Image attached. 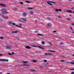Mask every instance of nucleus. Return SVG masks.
<instances>
[{
    "label": "nucleus",
    "mask_w": 74,
    "mask_h": 74,
    "mask_svg": "<svg viewBox=\"0 0 74 74\" xmlns=\"http://www.w3.org/2000/svg\"><path fill=\"white\" fill-rule=\"evenodd\" d=\"M53 33H56V31H53Z\"/></svg>",
    "instance_id": "obj_35"
},
{
    "label": "nucleus",
    "mask_w": 74,
    "mask_h": 74,
    "mask_svg": "<svg viewBox=\"0 0 74 74\" xmlns=\"http://www.w3.org/2000/svg\"><path fill=\"white\" fill-rule=\"evenodd\" d=\"M52 3H54V4H56V3L54 2H53Z\"/></svg>",
    "instance_id": "obj_52"
},
{
    "label": "nucleus",
    "mask_w": 74,
    "mask_h": 74,
    "mask_svg": "<svg viewBox=\"0 0 74 74\" xmlns=\"http://www.w3.org/2000/svg\"><path fill=\"white\" fill-rule=\"evenodd\" d=\"M21 20H22V21H24V22H26L27 21V19L25 18H21Z\"/></svg>",
    "instance_id": "obj_4"
},
{
    "label": "nucleus",
    "mask_w": 74,
    "mask_h": 74,
    "mask_svg": "<svg viewBox=\"0 0 74 74\" xmlns=\"http://www.w3.org/2000/svg\"><path fill=\"white\" fill-rule=\"evenodd\" d=\"M73 8H71V9H73Z\"/></svg>",
    "instance_id": "obj_56"
},
{
    "label": "nucleus",
    "mask_w": 74,
    "mask_h": 74,
    "mask_svg": "<svg viewBox=\"0 0 74 74\" xmlns=\"http://www.w3.org/2000/svg\"><path fill=\"white\" fill-rule=\"evenodd\" d=\"M58 18H61V17L60 16H58Z\"/></svg>",
    "instance_id": "obj_51"
},
{
    "label": "nucleus",
    "mask_w": 74,
    "mask_h": 74,
    "mask_svg": "<svg viewBox=\"0 0 74 74\" xmlns=\"http://www.w3.org/2000/svg\"><path fill=\"white\" fill-rule=\"evenodd\" d=\"M12 24V25H16V24H15V23H13Z\"/></svg>",
    "instance_id": "obj_40"
},
{
    "label": "nucleus",
    "mask_w": 74,
    "mask_h": 74,
    "mask_svg": "<svg viewBox=\"0 0 74 74\" xmlns=\"http://www.w3.org/2000/svg\"><path fill=\"white\" fill-rule=\"evenodd\" d=\"M23 63H27V61H23Z\"/></svg>",
    "instance_id": "obj_24"
},
{
    "label": "nucleus",
    "mask_w": 74,
    "mask_h": 74,
    "mask_svg": "<svg viewBox=\"0 0 74 74\" xmlns=\"http://www.w3.org/2000/svg\"><path fill=\"white\" fill-rule=\"evenodd\" d=\"M71 74H74V72H71Z\"/></svg>",
    "instance_id": "obj_44"
},
{
    "label": "nucleus",
    "mask_w": 74,
    "mask_h": 74,
    "mask_svg": "<svg viewBox=\"0 0 74 74\" xmlns=\"http://www.w3.org/2000/svg\"><path fill=\"white\" fill-rule=\"evenodd\" d=\"M19 25L20 26H22V24H19Z\"/></svg>",
    "instance_id": "obj_43"
},
{
    "label": "nucleus",
    "mask_w": 74,
    "mask_h": 74,
    "mask_svg": "<svg viewBox=\"0 0 74 74\" xmlns=\"http://www.w3.org/2000/svg\"><path fill=\"white\" fill-rule=\"evenodd\" d=\"M71 0H69V1H71Z\"/></svg>",
    "instance_id": "obj_61"
},
{
    "label": "nucleus",
    "mask_w": 74,
    "mask_h": 74,
    "mask_svg": "<svg viewBox=\"0 0 74 74\" xmlns=\"http://www.w3.org/2000/svg\"><path fill=\"white\" fill-rule=\"evenodd\" d=\"M12 33H18V31H13L12 32Z\"/></svg>",
    "instance_id": "obj_13"
},
{
    "label": "nucleus",
    "mask_w": 74,
    "mask_h": 74,
    "mask_svg": "<svg viewBox=\"0 0 74 74\" xmlns=\"http://www.w3.org/2000/svg\"><path fill=\"white\" fill-rule=\"evenodd\" d=\"M7 74H10V73H7Z\"/></svg>",
    "instance_id": "obj_57"
},
{
    "label": "nucleus",
    "mask_w": 74,
    "mask_h": 74,
    "mask_svg": "<svg viewBox=\"0 0 74 74\" xmlns=\"http://www.w3.org/2000/svg\"><path fill=\"white\" fill-rule=\"evenodd\" d=\"M62 44H63V43L62 42H61L60 43V45H62Z\"/></svg>",
    "instance_id": "obj_27"
},
{
    "label": "nucleus",
    "mask_w": 74,
    "mask_h": 74,
    "mask_svg": "<svg viewBox=\"0 0 74 74\" xmlns=\"http://www.w3.org/2000/svg\"><path fill=\"white\" fill-rule=\"evenodd\" d=\"M22 15L24 17H26L27 16V13L26 12H24L22 14Z\"/></svg>",
    "instance_id": "obj_1"
},
{
    "label": "nucleus",
    "mask_w": 74,
    "mask_h": 74,
    "mask_svg": "<svg viewBox=\"0 0 74 74\" xmlns=\"http://www.w3.org/2000/svg\"><path fill=\"white\" fill-rule=\"evenodd\" d=\"M23 66H29V65L23 64Z\"/></svg>",
    "instance_id": "obj_33"
},
{
    "label": "nucleus",
    "mask_w": 74,
    "mask_h": 74,
    "mask_svg": "<svg viewBox=\"0 0 74 74\" xmlns=\"http://www.w3.org/2000/svg\"><path fill=\"white\" fill-rule=\"evenodd\" d=\"M67 12H69V13H72V11L70 10H68L67 11Z\"/></svg>",
    "instance_id": "obj_10"
},
{
    "label": "nucleus",
    "mask_w": 74,
    "mask_h": 74,
    "mask_svg": "<svg viewBox=\"0 0 74 74\" xmlns=\"http://www.w3.org/2000/svg\"><path fill=\"white\" fill-rule=\"evenodd\" d=\"M37 20H35V22H37Z\"/></svg>",
    "instance_id": "obj_54"
},
{
    "label": "nucleus",
    "mask_w": 74,
    "mask_h": 74,
    "mask_svg": "<svg viewBox=\"0 0 74 74\" xmlns=\"http://www.w3.org/2000/svg\"><path fill=\"white\" fill-rule=\"evenodd\" d=\"M33 62H37V61H36V60H33Z\"/></svg>",
    "instance_id": "obj_25"
},
{
    "label": "nucleus",
    "mask_w": 74,
    "mask_h": 74,
    "mask_svg": "<svg viewBox=\"0 0 74 74\" xmlns=\"http://www.w3.org/2000/svg\"><path fill=\"white\" fill-rule=\"evenodd\" d=\"M12 55H14V52H13L12 53Z\"/></svg>",
    "instance_id": "obj_48"
},
{
    "label": "nucleus",
    "mask_w": 74,
    "mask_h": 74,
    "mask_svg": "<svg viewBox=\"0 0 74 74\" xmlns=\"http://www.w3.org/2000/svg\"><path fill=\"white\" fill-rule=\"evenodd\" d=\"M62 11V9H58V11Z\"/></svg>",
    "instance_id": "obj_36"
},
{
    "label": "nucleus",
    "mask_w": 74,
    "mask_h": 74,
    "mask_svg": "<svg viewBox=\"0 0 74 74\" xmlns=\"http://www.w3.org/2000/svg\"><path fill=\"white\" fill-rule=\"evenodd\" d=\"M3 18H5V19H7L8 18V17L7 16H3Z\"/></svg>",
    "instance_id": "obj_20"
},
{
    "label": "nucleus",
    "mask_w": 74,
    "mask_h": 74,
    "mask_svg": "<svg viewBox=\"0 0 74 74\" xmlns=\"http://www.w3.org/2000/svg\"><path fill=\"white\" fill-rule=\"evenodd\" d=\"M42 44L44 45V44H45V42L44 41H42Z\"/></svg>",
    "instance_id": "obj_22"
},
{
    "label": "nucleus",
    "mask_w": 74,
    "mask_h": 74,
    "mask_svg": "<svg viewBox=\"0 0 74 74\" xmlns=\"http://www.w3.org/2000/svg\"><path fill=\"white\" fill-rule=\"evenodd\" d=\"M0 39H3V37H0Z\"/></svg>",
    "instance_id": "obj_38"
},
{
    "label": "nucleus",
    "mask_w": 74,
    "mask_h": 74,
    "mask_svg": "<svg viewBox=\"0 0 74 74\" xmlns=\"http://www.w3.org/2000/svg\"><path fill=\"white\" fill-rule=\"evenodd\" d=\"M49 51H50V52H55V51H53L52 50H49Z\"/></svg>",
    "instance_id": "obj_31"
},
{
    "label": "nucleus",
    "mask_w": 74,
    "mask_h": 74,
    "mask_svg": "<svg viewBox=\"0 0 74 74\" xmlns=\"http://www.w3.org/2000/svg\"><path fill=\"white\" fill-rule=\"evenodd\" d=\"M39 47V48L41 49H44V48L43 47Z\"/></svg>",
    "instance_id": "obj_14"
},
{
    "label": "nucleus",
    "mask_w": 74,
    "mask_h": 74,
    "mask_svg": "<svg viewBox=\"0 0 74 74\" xmlns=\"http://www.w3.org/2000/svg\"><path fill=\"white\" fill-rule=\"evenodd\" d=\"M30 14H33V13H34V12H33V11H31L30 12Z\"/></svg>",
    "instance_id": "obj_15"
},
{
    "label": "nucleus",
    "mask_w": 74,
    "mask_h": 74,
    "mask_svg": "<svg viewBox=\"0 0 74 74\" xmlns=\"http://www.w3.org/2000/svg\"><path fill=\"white\" fill-rule=\"evenodd\" d=\"M26 49H30L31 48V47L29 46H26V47H25Z\"/></svg>",
    "instance_id": "obj_9"
},
{
    "label": "nucleus",
    "mask_w": 74,
    "mask_h": 74,
    "mask_svg": "<svg viewBox=\"0 0 74 74\" xmlns=\"http://www.w3.org/2000/svg\"><path fill=\"white\" fill-rule=\"evenodd\" d=\"M71 70H74V69H71Z\"/></svg>",
    "instance_id": "obj_53"
},
{
    "label": "nucleus",
    "mask_w": 74,
    "mask_h": 74,
    "mask_svg": "<svg viewBox=\"0 0 74 74\" xmlns=\"http://www.w3.org/2000/svg\"><path fill=\"white\" fill-rule=\"evenodd\" d=\"M73 33H74V32H73Z\"/></svg>",
    "instance_id": "obj_62"
},
{
    "label": "nucleus",
    "mask_w": 74,
    "mask_h": 74,
    "mask_svg": "<svg viewBox=\"0 0 74 74\" xmlns=\"http://www.w3.org/2000/svg\"><path fill=\"white\" fill-rule=\"evenodd\" d=\"M49 19H51V18H49Z\"/></svg>",
    "instance_id": "obj_58"
},
{
    "label": "nucleus",
    "mask_w": 74,
    "mask_h": 74,
    "mask_svg": "<svg viewBox=\"0 0 74 74\" xmlns=\"http://www.w3.org/2000/svg\"><path fill=\"white\" fill-rule=\"evenodd\" d=\"M60 61H61V62H64V60H60Z\"/></svg>",
    "instance_id": "obj_29"
},
{
    "label": "nucleus",
    "mask_w": 74,
    "mask_h": 74,
    "mask_svg": "<svg viewBox=\"0 0 74 74\" xmlns=\"http://www.w3.org/2000/svg\"><path fill=\"white\" fill-rule=\"evenodd\" d=\"M8 23L9 24H10V25H12V21H9Z\"/></svg>",
    "instance_id": "obj_12"
},
{
    "label": "nucleus",
    "mask_w": 74,
    "mask_h": 74,
    "mask_svg": "<svg viewBox=\"0 0 74 74\" xmlns=\"http://www.w3.org/2000/svg\"><path fill=\"white\" fill-rule=\"evenodd\" d=\"M73 56H74V55H73Z\"/></svg>",
    "instance_id": "obj_64"
},
{
    "label": "nucleus",
    "mask_w": 74,
    "mask_h": 74,
    "mask_svg": "<svg viewBox=\"0 0 74 74\" xmlns=\"http://www.w3.org/2000/svg\"><path fill=\"white\" fill-rule=\"evenodd\" d=\"M31 71H36V70H32L31 69Z\"/></svg>",
    "instance_id": "obj_28"
},
{
    "label": "nucleus",
    "mask_w": 74,
    "mask_h": 74,
    "mask_svg": "<svg viewBox=\"0 0 74 74\" xmlns=\"http://www.w3.org/2000/svg\"><path fill=\"white\" fill-rule=\"evenodd\" d=\"M49 3H53V2H52L51 1H49Z\"/></svg>",
    "instance_id": "obj_45"
},
{
    "label": "nucleus",
    "mask_w": 74,
    "mask_h": 74,
    "mask_svg": "<svg viewBox=\"0 0 74 74\" xmlns=\"http://www.w3.org/2000/svg\"><path fill=\"white\" fill-rule=\"evenodd\" d=\"M66 20L67 21H70V20H71V19H70V18H68L66 19Z\"/></svg>",
    "instance_id": "obj_21"
},
{
    "label": "nucleus",
    "mask_w": 74,
    "mask_h": 74,
    "mask_svg": "<svg viewBox=\"0 0 74 74\" xmlns=\"http://www.w3.org/2000/svg\"><path fill=\"white\" fill-rule=\"evenodd\" d=\"M71 64H74V62H71Z\"/></svg>",
    "instance_id": "obj_42"
},
{
    "label": "nucleus",
    "mask_w": 74,
    "mask_h": 74,
    "mask_svg": "<svg viewBox=\"0 0 74 74\" xmlns=\"http://www.w3.org/2000/svg\"><path fill=\"white\" fill-rule=\"evenodd\" d=\"M6 48L8 49H11V46H7L6 47Z\"/></svg>",
    "instance_id": "obj_2"
},
{
    "label": "nucleus",
    "mask_w": 74,
    "mask_h": 74,
    "mask_svg": "<svg viewBox=\"0 0 74 74\" xmlns=\"http://www.w3.org/2000/svg\"><path fill=\"white\" fill-rule=\"evenodd\" d=\"M0 60H1V61H5V62H8V60H5V59H1Z\"/></svg>",
    "instance_id": "obj_5"
},
{
    "label": "nucleus",
    "mask_w": 74,
    "mask_h": 74,
    "mask_svg": "<svg viewBox=\"0 0 74 74\" xmlns=\"http://www.w3.org/2000/svg\"><path fill=\"white\" fill-rule=\"evenodd\" d=\"M73 13L74 14V11L73 12Z\"/></svg>",
    "instance_id": "obj_63"
},
{
    "label": "nucleus",
    "mask_w": 74,
    "mask_h": 74,
    "mask_svg": "<svg viewBox=\"0 0 74 74\" xmlns=\"http://www.w3.org/2000/svg\"><path fill=\"white\" fill-rule=\"evenodd\" d=\"M48 55H51V53H48Z\"/></svg>",
    "instance_id": "obj_49"
},
{
    "label": "nucleus",
    "mask_w": 74,
    "mask_h": 74,
    "mask_svg": "<svg viewBox=\"0 0 74 74\" xmlns=\"http://www.w3.org/2000/svg\"><path fill=\"white\" fill-rule=\"evenodd\" d=\"M45 64V65H48V63H47L46 64Z\"/></svg>",
    "instance_id": "obj_47"
},
{
    "label": "nucleus",
    "mask_w": 74,
    "mask_h": 74,
    "mask_svg": "<svg viewBox=\"0 0 74 74\" xmlns=\"http://www.w3.org/2000/svg\"><path fill=\"white\" fill-rule=\"evenodd\" d=\"M3 54H0V56H3Z\"/></svg>",
    "instance_id": "obj_46"
},
{
    "label": "nucleus",
    "mask_w": 74,
    "mask_h": 74,
    "mask_svg": "<svg viewBox=\"0 0 74 74\" xmlns=\"http://www.w3.org/2000/svg\"><path fill=\"white\" fill-rule=\"evenodd\" d=\"M72 25H74V23H73V24H72Z\"/></svg>",
    "instance_id": "obj_55"
},
{
    "label": "nucleus",
    "mask_w": 74,
    "mask_h": 74,
    "mask_svg": "<svg viewBox=\"0 0 74 74\" xmlns=\"http://www.w3.org/2000/svg\"><path fill=\"white\" fill-rule=\"evenodd\" d=\"M19 3L21 4H23V3L22 2H20Z\"/></svg>",
    "instance_id": "obj_26"
},
{
    "label": "nucleus",
    "mask_w": 74,
    "mask_h": 74,
    "mask_svg": "<svg viewBox=\"0 0 74 74\" xmlns=\"http://www.w3.org/2000/svg\"><path fill=\"white\" fill-rule=\"evenodd\" d=\"M47 24V26H48L49 27H51V25H52L51 24V23H49Z\"/></svg>",
    "instance_id": "obj_6"
},
{
    "label": "nucleus",
    "mask_w": 74,
    "mask_h": 74,
    "mask_svg": "<svg viewBox=\"0 0 74 74\" xmlns=\"http://www.w3.org/2000/svg\"><path fill=\"white\" fill-rule=\"evenodd\" d=\"M15 66L16 67V66H17V65H15Z\"/></svg>",
    "instance_id": "obj_60"
},
{
    "label": "nucleus",
    "mask_w": 74,
    "mask_h": 74,
    "mask_svg": "<svg viewBox=\"0 0 74 74\" xmlns=\"http://www.w3.org/2000/svg\"><path fill=\"white\" fill-rule=\"evenodd\" d=\"M43 61H44V62H47V60H44Z\"/></svg>",
    "instance_id": "obj_32"
},
{
    "label": "nucleus",
    "mask_w": 74,
    "mask_h": 74,
    "mask_svg": "<svg viewBox=\"0 0 74 74\" xmlns=\"http://www.w3.org/2000/svg\"><path fill=\"white\" fill-rule=\"evenodd\" d=\"M28 9H33V8H28Z\"/></svg>",
    "instance_id": "obj_30"
},
{
    "label": "nucleus",
    "mask_w": 74,
    "mask_h": 74,
    "mask_svg": "<svg viewBox=\"0 0 74 74\" xmlns=\"http://www.w3.org/2000/svg\"><path fill=\"white\" fill-rule=\"evenodd\" d=\"M32 47H37V46L34 45H32Z\"/></svg>",
    "instance_id": "obj_34"
},
{
    "label": "nucleus",
    "mask_w": 74,
    "mask_h": 74,
    "mask_svg": "<svg viewBox=\"0 0 74 74\" xmlns=\"http://www.w3.org/2000/svg\"><path fill=\"white\" fill-rule=\"evenodd\" d=\"M37 35L39 36H42V35L40 34H37Z\"/></svg>",
    "instance_id": "obj_16"
},
{
    "label": "nucleus",
    "mask_w": 74,
    "mask_h": 74,
    "mask_svg": "<svg viewBox=\"0 0 74 74\" xmlns=\"http://www.w3.org/2000/svg\"><path fill=\"white\" fill-rule=\"evenodd\" d=\"M55 11L56 12H58L59 11V9H56L55 10Z\"/></svg>",
    "instance_id": "obj_19"
},
{
    "label": "nucleus",
    "mask_w": 74,
    "mask_h": 74,
    "mask_svg": "<svg viewBox=\"0 0 74 74\" xmlns=\"http://www.w3.org/2000/svg\"><path fill=\"white\" fill-rule=\"evenodd\" d=\"M0 5H1V6L2 7H5L6 6L5 5L2 4V3L0 4Z\"/></svg>",
    "instance_id": "obj_8"
},
{
    "label": "nucleus",
    "mask_w": 74,
    "mask_h": 74,
    "mask_svg": "<svg viewBox=\"0 0 74 74\" xmlns=\"http://www.w3.org/2000/svg\"><path fill=\"white\" fill-rule=\"evenodd\" d=\"M47 3H48V4L50 5H52V4L51 3L48 2H47Z\"/></svg>",
    "instance_id": "obj_11"
},
{
    "label": "nucleus",
    "mask_w": 74,
    "mask_h": 74,
    "mask_svg": "<svg viewBox=\"0 0 74 74\" xmlns=\"http://www.w3.org/2000/svg\"><path fill=\"white\" fill-rule=\"evenodd\" d=\"M15 26H17V27H21V26H18L16 25H15Z\"/></svg>",
    "instance_id": "obj_23"
},
{
    "label": "nucleus",
    "mask_w": 74,
    "mask_h": 74,
    "mask_svg": "<svg viewBox=\"0 0 74 74\" xmlns=\"http://www.w3.org/2000/svg\"><path fill=\"white\" fill-rule=\"evenodd\" d=\"M25 2H26V3H30V2L27 1H25Z\"/></svg>",
    "instance_id": "obj_18"
},
{
    "label": "nucleus",
    "mask_w": 74,
    "mask_h": 74,
    "mask_svg": "<svg viewBox=\"0 0 74 74\" xmlns=\"http://www.w3.org/2000/svg\"><path fill=\"white\" fill-rule=\"evenodd\" d=\"M1 10L2 11V12H5V11H7L6 9L5 8H2L1 9Z\"/></svg>",
    "instance_id": "obj_3"
},
{
    "label": "nucleus",
    "mask_w": 74,
    "mask_h": 74,
    "mask_svg": "<svg viewBox=\"0 0 74 74\" xmlns=\"http://www.w3.org/2000/svg\"><path fill=\"white\" fill-rule=\"evenodd\" d=\"M70 28L72 31H73V29H72V27H70Z\"/></svg>",
    "instance_id": "obj_37"
},
{
    "label": "nucleus",
    "mask_w": 74,
    "mask_h": 74,
    "mask_svg": "<svg viewBox=\"0 0 74 74\" xmlns=\"http://www.w3.org/2000/svg\"><path fill=\"white\" fill-rule=\"evenodd\" d=\"M33 40L34 41H35V40H34V39H33Z\"/></svg>",
    "instance_id": "obj_59"
},
{
    "label": "nucleus",
    "mask_w": 74,
    "mask_h": 74,
    "mask_svg": "<svg viewBox=\"0 0 74 74\" xmlns=\"http://www.w3.org/2000/svg\"><path fill=\"white\" fill-rule=\"evenodd\" d=\"M49 44L50 45H51V43H49Z\"/></svg>",
    "instance_id": "obj_50"
},
{
    "label": "nucleus",
    "mask_w": 74,
    "mask_h": 74,
    "mask_svg": "<svg viewBox=\"0 0 74 74\" xmlns=\"http://www.w3.org/2000/svg\"><path fill=\"white\" fill-rule=\"evenodd\" d=\"M13 10H14V11H17V9H16V8H14L13 9Z\"/></svg>",
    "instance_id": "obj_17"
},
{
    "label": "nucleus",
    "mask_w": 74,
    "mask_h": 74,
    "mask_svg": "<svg viewBox=\"0 0 74 74\" xmlns=\"http://www.w3.org/2000/svg\"><path fill=\"white\" fill-rule=\"evenodd\" d=\"M45 55H48V54L45 53Z\"/></svg>",
    "instance_id": "obj_41"
},
{
    "label": "nucleus",
    "mask_w": 74,
    "mask_h": 74,
    "mask_svg": "<svg viewBox=\"0 0 74 74\" xmlns=\"http://www.w3.org/2000/svg\"><path fill=\"white\" fill-rule=\"evenodd\" d=\"M8 55H12L11 53H8Z\"/></svg>",
    "instance_id": "obj_39"
},
{
    "label": "nucleus",
    "mask_w": 74,
    "mask_h": 74,
    "mask_svg": "<svg viewBox=\"0 0 74 74\" xmlns=\"http://www.w3.org/2000/svg\"><path fill=\"white\" fill-rule=\"evenodd\" d=\"M2 14H8V12H1Z\"/></svg>",
    "instance_id": "obj_7"
}]
</instances>
